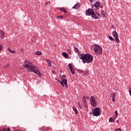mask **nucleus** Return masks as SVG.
I'll list each match as a JSON object with an SVG mask.
<instances>
[{"label":"nucleus","instance_id":"f257e3e1","mask_svg":"<svg viewBox=\"0 0 131 131\" xmlns=\"http://www.w3.org/2000/svg\"><path fill=\"white\" fill-rule=\"evenodd\" d=\"M24 67L26 69L27 71L29 72H34L39 75V76H41V73L38 71V69L35 66L32 64V62L29 61V60H25L24 62Z\"/></svg>","mask_w":131,"mask_h":131},{"label":"nucleus","instance_id":"f03ea898","mask_svg":"<svg viewBox=\"0 0 131 131\" xmlns=\"http://www.w3.org/2000/svg\"><path fill=\"white\" fill-rule=\"evenodd\" d=\"M80 60H82V62L83 64H85V63L89 64L93 62L94 57H93V55L90 54H81L80 55Z\"/></svg>","mask_w":131,"mask_h":131},{"label":"nucleus","instance_id":"7ed1b4c3","mask_svg":"<svg viewBox=\"0 0 131 131\" xmlns=\"http://www.w3.org/2000/svg\"><path fill=\"white\" fill-rule=\"evenodd\" d=\"M94 50L97 55H102L103 53L102 47L98 45H94Z\"/></svg>","mask_w":131,"mask_h":131},{"label":"nucleus","instance_id":"20e7f679","mask_svg":"<svg viewBox=\"0 0 131 131\" xmlns=\"http://www.w3.org/2000/svg\"><path fill=\"white\" fill-rule=\"evenodd\" d=\"M92 113L93 116H99L100 114H101V109L100 107H96L95 108H94Z\"/></svg>","mask_w":131,"mask_h":131},{"label":"nucleus","instance_id":"39448f33","mask_svg":"<svg viewBox=\"0 0 131 131\" xmlns=\"http://www.w3.org/2000/svg\"><path fill=\"white\" fill-rule=\"evenodd\" d=\"M85 14L86 16H92V18H95V11L93 9H88L86 11Z\"/></svg>","mask_w":131,"mask_h":131},{"label":"nucleus","instance_id":"423d86ee","mask_svg":"<svg viewBox=\"0 0 131 131\" xmlns=\"http://www.w3.org/2000/svg\"><path fill=\"white\" fill-rule=\"evenodd\" d=\"M90 102L92 107H93L94 108H95V107H97V100H96V98H95V96H91L90 98Z\"/></svg>","mask_w":131,"mask_h":131},{"label":"nucleus","instance_id":"0eeeda50","mask_svg":"<svg viewBox=\"0 0 131 131\" xmlns=\"http://www.w3.org/2000/svg\"><path fill=\"white\" fill-rule=\"evenodd\" d=\"M113 35L114 36V37H115V39L116 41V42H117V43H120V41L119 40V38H118V35H117V32L115 31H114L113 32Z\"/></svg>","mask_w":131,"mask_h":131},{"label":"nucleus","instance_id":"6e6552de","mask_svg":"<svg viewBox=\"0 0 131 131\" xmlns=\"http://www.w3.org/2000/svg\"><path fill=\"white\" fill-rule=\"evenodd\" d=\"M94 7L96 8V10H98V8H104V6H103V4L100 3L99 2H96L94 3Z\"/></svg>","mask_w":131,"mask_h":131},{"label":"nucleus","instance_id":"1a4fd4ad","mask_svg":"<svg viewBox=\"0 0 131 131\" xmlns=\"http://www.w3.org/2000/svg\"><path fill=\"white\" fill-rule=\"evenodd\" d=\"M61 82H60V84L62 86H66V89L68 88V85L67 84V79H61Z\"/></svg>","mask_w":131,"mask_h":131},{"label":"nucleus","instance_id":"9d476101","mask_svg":"<svg viewBox=\"0 0 131 131\" xmlns=\"http://www.w3.org/2000/svg\"><path fill=\"white\" fill-rule=\"evenodd\" d=\"M101 17V14L99 13H96V14L94 13V17H93V19H100Z\"/></svg>","mask_w":131,"mask_h":131},{"label":"nucleus","instance_id":"9b49d317","mask_svg":"<svg viewBox=\"0 0 131 131\" xmlns=\"http://www.w3.org/2000/svg\"><path fill=\"white\" fill-rule=\"evenodd\" d=\"M45 61L48 63L49 67H51L52 66V62L49 59H45Z\"/></svg>","mask_w":131,"mask_h":131},{"label":"nucleus","instance_id":"f8f14e48","mask_svg":"<svg viewBox=\"0 0 131 131\" xmlns=\"http://www.w3.org/2000/svg\"><path fill=\"white\" fill-rule=\"evenodd\" d=\"M89 74H90V71L88 69H85V70L83 71V75H89Z\"/></svg>","mask_w":131,"mask_h":131},{"label":"nucleus","instance_id":"ddd939ff","mask_svg":"<svg viewBox=\"0 0 131 131\" xmlns=\"http://www.w3.org/2000/svg\"><path fill=\"white\" fill-rule=\"evenodd\" d=\"M0 36L1 38L5 37V32L3 30L0 31Z\"/></svg>","mask_w":131,"mask_h":131},{"label":"nucleus","instance_id":"4468645a","mask_svg":"<svg viewBox=\"0 0 131 131\" xmlns=\"http://www.w3.org/2000/svg\"><path fill=\"white\" fill-rule=\"evenodd\" d=\"M115 119H116V118L115 117L114 118L111 117L109 119V122H113L114 123L115 122Z\"/></svg>","mask_w":131,"mask_h":131},{"label":"nucleus","instance_id":"2eb2a0df","mask_svg":"<svg viewBox=\"0 0 131 131\" xmlns=\"http://www.w3.org/2000/svg\"><path fill=\"white\" fill-rule=\"evenodd\" d=\"M62 56H63V57H64V58H66L67 59H68V57H69V56L68 55V54H67L66 52H62Z\"/></svg>","mask_w":131,"mask_h":131},{"label":"nucleus","instance_id":"dca6fc26","mask_svg":"<svg viewBox=\"0 0 131 131\" xmlns=\"http://www.w3.org/2000/svg\"><path fill=\"white\" fill-rule=\"evenodd\" d=\"M78 7H79V3H77L72 7V9H76L77 10V8H78Z\"/></svg>","mask_w":131,"mask_h":131},{"label":"nucleus","instance_id":"f3484780","mask_svg":"<svg viewBox=\"0 0 131 131\" xmlns=\"http://www.w3.org/2000/svg\"><path fill=\"white\" fill-rule=\"evenodd\" d=\"M73 110L74 111L76 114H78V111H77V109H76L75 106H73Z\"/></svg>","mask_w":131,"mask_h":131},{"label":"nucleus","instance_id":"a211bd4d","mask_svg":"<svg viewBox=\"0 0 131 131\" xmlns=\"http://www.w3.org/2000/svg\"><path fill=\"white\" fill-rule=\"evenodd\" d=\"M68 67L69 68L70 70H72V69H73L72 64L71 63H69L68 66Z\"/></svg>","mask_w":131,"mask_h":131},{"label":"nucleus","instance_id":"6ab92c4d","mask_svg":"<svg viewBox=\"0 0 131 131\" xmlns=\"http://www.w3.org/2000/svg\"><path fill=\"white\" fill-rule=\"evenodd\" d=\"M82 100L83 103H86V98H85V96H83L82 97Z\"/></svg>","mask_w":131,"mask_h":131},{"label":"nucleus","instance_id":"aec40b11","mask_svg":"<svg viewBox=\"0 0 131 131\" xmlns=\"http://www.w3.org/2000/svg\"><path fill=\"white\" fill-rule=\"evenodd\" d=\"M35 55H37V56H40L41 55V52L40 51H36L35 53Z\"/></svg>","mask_w":131,"mask_h":131},{"label":"nucleus","instance_id":"412c9836","mask_svg":"<svg viewBox=\"0 0 131 131\" xmlns=\"http://www.w3.org/2000/svg\"><path fill=\"white\" fill-rule=\"evenodd\" d=\"M118 117V112L117 111H115V118H117Z\"/></svg>","mask_w":131,"mask_h":131},{"label":"nucleus","instance_id":"4be33fe9","mask_svg":"<svg viewBox=\"0 0 131 131\" xmlns=\"http://www.w3.org/2000/svg\"><path fill=\"white\" fill-rule=\"evenodd\" d=\"M60 10V11H62V12L64 13V14H66V13H67V10L65 9V8H61Z\"/></svg>","mask_w":131,"mask_h":131},{"label":"nucleus","instance_id":"5701e85b","mask_svg":"<svg viewBox=\"0 0 131 131\" xmlns=\"http://www.w3.org/2000/svg\"><path fill=\"white\" fill-rule=\"evenodd\" d=\"M8 51L10 53H11V54H15L16 53L15 51L11 50L10 48H8Z\"/></svg>","mask_w":131,"mask_h":131},{"label":"nucleus","instance_id":"b1692460","mask_svg":"<svg viewBox=\"0 0 131 131\" xmlns=\"http://www.w3.org/2000/svg\"><path fill=\"white\" fill-rule=\"evenodd\" d=\"M110 96L111 97V98H115V96H116L115 93L114 92L112 94L111 93Z\"/></svg>","mask_w":131,"mask_h":131},{"label":"nucleus","instance_id":"393cba45","mask_svg":"<svg viewBox=\"0 0 131 131\" xmlns=\"http://www.w3.org/2000/svg\"><path fill=\"white\" fill-rule=\"evenodd\" d=\"M74 51L76 52V53H79V50L76 47H74Z\"/></svg>","mask_w":131,"mask_h":131},{"label":"nucleus","instance_id":"a878e982","mask_svg":"<svg viewBox=\"0 0 131 131\" xmlns=\"http://www.w3.org/2000/svg\"><path fill=\"white\" fill-rule=\"evenodd\" d=\"M108 38H109V39H110V40H112V41H115V39H114V38L112 37V36H108Z\"/></svg>","mask_w":131,"mask_h":131},{"label":"nucleus","instance_id":"bb28decb","mask_svg":"<svg viewBox=\"0 0 131 131\" xmlns=\"http://www.w3.org/2000/svg\"><path fill=\"white\" fill-rule=\"evenodd\" d=\"M103 18H106L107 17V13H103L102 15H101Z\"/></svg>","mask_w":131,"mask_h":131},{"label":"nucleus","instance_id":"cd10ccee","mask_svg":"<svg viewBox=\"0 0 131 131\" xmlns=\"http://www.w3.org/2000/svg\"><path fill=\"white\" fill-rule=\"evenodd\" d=\"M63 17V15H60V16H56V18H57L58 19H62Z\"/></svg>","mask_w":131,"mask_h":131},{"label":"nucleus","instance_id":"c85d7f7f","mask_svg":"<svg viewBox=\"0 0 131 131\" xmlns=\"http://www.w3.org/2000/svg\"><path fill=\"white\" fill-rule=\"evenodd\" d=\"M67 52L68 53V54H71V50L69 49H67Z\"/></svg>","mask_w":131,"mask_h":131},{"label":"nucleus","instance_id":"c756f323","mask_svg":"<svg viewBox=\"0 0 131 131\" xmlns=\"http://www.w3.org/2000/svg\"><path fill=\"white\" fill-rule=\"evenodd\" d=\"M61 79H66V76L63 75L61 76Z\"/></svg>","mask_w":131,"mask_h":131},{"label":"nucleus","instance_id":"7c9ffc66","mask_svg":"<svg viewBox=\"0 0 131 131\" xmlns=\"http://www.w3.org/2000/svg\"><path fill=\"white\" fill-rule=\"evenodd\" d=\"M72 74H74V70L72 69L70 70Z\"/></svg>","mask_w":131,"mask_h":131},{"label":"nucleus","instance_id":"2f4dec72","mask_svg":"<svg viewBox=\"0 0 131 131\" xmlns=\"http://www.w3.org/2000/svg\"><path fill=\"white\" fill-rule=\"evenodd\" d=\"M3 50V45H0V52Z\"/></svg>","mask_w":131,"mask_h":131},{"label":"nucleus","instance_id":"473e14b6","mask_svg":"<svg viewBox=\"0 0 131 131\" xmlns=\"http://www.w3.org/2000/svg\"><path fill=\"white\" fill-rule=\"evenodd\" d=\"M101 15H102V14H104V10H101L100 12Z\"/></svg>","mask_w":131,"mask_h":131},{"label":"nucleus","instance_id":"72a5a7b5","mask_svg":"<svg viewBox=\"0 0 131 131\" xmlns=\"http://www.w3.org/2000/svg\"><path fill=\"white\" fill-rule=\"evenodd\" d=\"M78 71H79V72H80V73H81V74L83 73V71L80 70H78Z\"/></svg>","mask_w":131,"mask_h":131},{"label":"nucleus","instance_id":"f704fd0d","mask_svg":"<svg viewBox=\"0 0 131 131\" xmlns=\"http://www.w3.org/2000/svg\"><path fill=\"white\" fill-rule=\"evenodd\" d=\"M112 100L113 102H115V97H113L112 98Z\"/></svg>","mask_w":131,"mask_h":131},{"label":"nucleus","instance_id":"c9c22d12","mask_svg":"<svg viewBox=\"0 0 131 131\" xmlns=\"http://www.w3.org/2000/svg\"><path fill=\"white\" fill-rule=\"evenodd\" d=\"M114 131H121V128H118Z\"/></svg>","mask_w":131,"mask_h":131},{"label":"nucleus","instance_id":"e433bc0d","mask_svg":"<svg viewBox=\"0 0 131 131\" xmlns=\"http://www.w3.org/2000/svg\"><path fill=\"white\" fill-rule=\"evenodd\" d=\"M1 131H7V129L3 128L2 130H1Z\"/></svg>","mask_w":131,"mask_h":131},{"label":"nucleus","instance_id":"4c0bfd02","mask_svg":"<svg viewBox=\"0 0 131 131\" xmlns=\"http://www.w3.org/2000/svg\"><path fill=\"white\" fill-rule=\"evenodd\" d=\"M49 3H50V1L47 2L45 4L46 6H47V5H48Z\"/></svg>","mask_w":131,"mask_h":131},{"label":"nucleus","instance_id":"58836bf2","mask_svg":"<svg viewBox=\"0 0 131 131\" xmlns=\"http://www.w3.org/2000/svg\"><path fill=\"white\" fill-rule=\"evenodd\" d=\"M84 106L85 107V108H88V104H85Z\"/></svg>","mask_w":131,"mask_h":131},{"label":"nucleus","instance_id":"ea45409f","mask_svg":"<svg viewBox=\"0 0 131 131\" xmlns=\"http://www.w3.org/2000/svg\"><path fill=\"white\" fill-rule=\"evenodd\" d=\"M78 106H80V103L79 102H78Z\"/></svg>","mask_w":131,"mask_h":131},{"label":"nucleus","instance_id":"a19ab883","mask_svg":"<svg viewBox=\"0 0 131 131\" xmlns=\"http://www.w3.org/2000/svg\"><path fill=\"white\" fill-rule=\"evenodd\" d=\"M39 130H43V129H42V128H39Z\"/></svg>","mask_w":131,"mask_h":131},{"label":"nucleus","instance_id":"79ce46f5","mask_svg":"<svg viewBox=\"0 0 131 131\" xmlns=\"http://www.w3.org/2000/svg\"><path fill=\"white\" fill-rule=\"evenodd\" d=\"M116 122H117V123H119V120H117Z\"/></svg>","mask_w":131,"mask_h":131},{"label":"nucleus","instance_id":"37998d69","mask_svg":"<svg viewBox=\"0 0 131 131\" xmlns=\"http://www.w3.org/2000/svg\"><path fill=\"white\" fill-rule=\"evenodd\" d=\"M58 82H60V83H61V82H62V81H60V80H58Z\"/></svg>","mask_w":131,"mask_h":131},{"label":"nucleus","instance_id":"c03bdc74","mask_svg":"<svg viewBox=\"0 0 131 131\" xmlns=\"http://www.w3.org/2000/svg\"><path fill=\"white\" fill-rule=\"evenodd\" d=\"M90 2L92 3L93 2V0H90Z\"/></svg>","mask_w":131,"mask_h":131},{"label":"nucleus","instance_id":"a18cd8bd","mask_svg":"<svg viewBox=\"0 0 131 131\" xmlns=\"http://www.w3.org/2000/svg\"><path fill=\"white\" fill-rule=\"evenodd\" d=\"M86 99H89V97L86 96Z\"/></svg>","mask_w":131,"mask_h":131},{"label":"nucleus","instance_id":"49530a36","mask_svg":"<svg viewBox=\"0 0 131 131\" xmlns=\"http://www.w3.org/2000/svg\"><path fill=\"white\" fill-rule=\"evenodd\" d=\"M21 51H23V49H21Z\"/></svg>","mask_w":131,"mask_h":131},{"label":"nucleus","instance_id":"de8ad7c7","mask_svg":"<svg viewBox=\"0 0 131 131\" xmlns=\"http://www.w3.org/2000/svg\"><path fill=\"white\" fill-rule=\"evenodd\" d=\"M32 41H33V39H32Z\"/></svg>","mask_w":131,"mask_h":131}]
</instances>
